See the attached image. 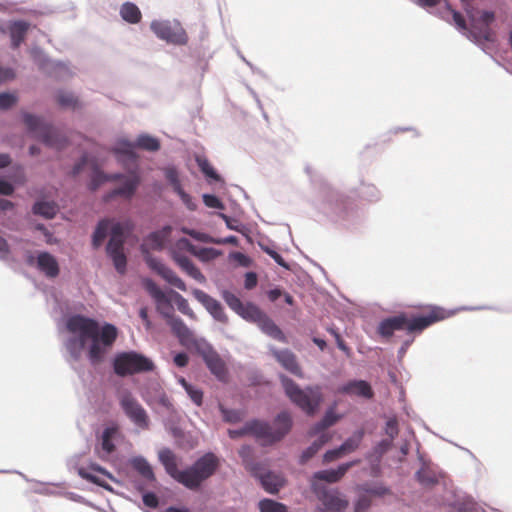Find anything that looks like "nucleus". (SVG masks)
Here are the masks:
<instances>
[{"label":"nucleus","mask_w":512,"mask_h":512,"mask_svg":"<svg viewBox=\"0 0 512 512\" xmlns=\"http://www.w3.org/2000/svg\"><path fill=\"white\" fill-rule=\"evenodd\" d=\"M184 390L187 393V395L189 396V398L191 399V401L196 406H198V407L202 406L203 398H204V393H203L202 389L191 384V385H185Z\"/></svg>","instance_id":"bf43d9fd"},{"label":"nucleus","mask_w":512,"mask_h":512,"mask_svg":"<svg viewBox=\"0 0 512 512\" xmlns=\"http://www.w3.org/2000/svg\"><path fill=\"white\" fill-rule=\"evenodd\" d=\"M36 267L48 278H55L60 272L56 257L48 251H41L38 253L36 257Z\"/></svg>","instance_id":"b1692460"},{"label":"nucleus","mask_w":512,"mask_h":512,"mask_svg":"<svg viewBox=\"0 0 512 512\" xmlns=\"http://www.w3.org/2000/svg\"><path fill=\"white\" fill-rule=\"evenodd\" d=\"M258 245L261 248V250L263 252H265L267 255H269L279 266H281L285 270L291 269L290 264L287 261H285V259L281 256V254H279L275 250L273 244L268 245V244L259 242Z\"/></svg>","instance_id":"3c124183"},{"label":"nucleus","mask_w":512,"mask_h":512,"mask_svg":"<svg viewBox=\"0 0 512 512\" xmlns=\"http://www.w3.org/2000/svg\"><path fill=\"white\" fill-rule=\"evenodd\" d=\"M172 232L171 225H164L161 229L151 231L145 237V243L140 245V251L144 256L147 266L161 276L167 283L176 287L177 289L185 292L187 291L186 283L169 267L164 265L156 257L152 256L149 251V246L153 250L161 251L164 248L165 241L168 239Z\"/></svg>","instance_id":"0eeeda50"},{"label":"nucleus","mask_w":512,"mask_h":512,"mask_svg":"<svg viewBox=\"0 0 512 512\" xmlns=\"http://www.w3.org/2000/svg\"><path fill=\"white\" fill-rule=\"evenodd\" d=\"M107 256L111 259L115 270L120 274L124 275L127 271L128 259L124 252V249L119 248H105Z\"/></svg>","instance_id":"c9c22d12"},{"label":"nucleus","mask_w":512,"mask_h":512,"mask_svg":"<svg viewBox=\"0 0 512 512\" xmlns=\"http://www.w3.org/2000/svg\"><path fill=\"white\" fill-rule=\"evenodd\" d=\"M77 472H78V475L82 479H84V480H86V481H88L90 483H93L95 485H98V486H100V487H102V488H104L106 490H109V491L111 490V487H110V485L108 483L100 480L99 477H97L96 475L88 472L84 467H79Z\"/></svg>","instance_id":"13d9d810"},{"label":"nucleus","mask_w":512,"mask_h":512,"mask_svg":"<svg viewBox=\"0 0 512 512\" xmlns=\"http://www.w3.org/2000/svg\"><path fill=\"white\" fill-rule=\"evenodd\" d=\"M359 460L341 463L337 468L318 470L313 473L311 483H336L342 479L347 471L357 465Z\"/></svg>","instance_id":"aec40b11"},{"label":"nucleus","mask_w":512,"mask_h":512,"mask_svg":"<svg viewBox=\"0 0 512 512\" xmlns=\"http://www.w3.org/2000/svg\"><path fill=\"white\" fill-rule=\"evenodd\" d=\"M150 28L152 32L161 40L174 45H185L188 41V36L185 30L177 24L176 29H173L170 21L168 20H153Z\"/></svg>","instance_id":"2eb2a0df"},{"label":"nucleus","mask_w":512,"mask_h":512,"mask_svg":"<svg viewBox=\"0 0 512 512\" xmlns=\"http://www.w3.org/2000/svg\"><path fill=\"white\" fill-rule=\"evenodd\" d=\"M175 263L191 278L196 280L199 283H204L206 281L205 276L199 270V268L193 263V261L185 255L174 253L172 255Z\"/></svg>","instance_id":"cd10ccee"},{"label":"nucleus","mask_w":512,"mask_h":512,"mask_svg":"<svg viewBox=\"0 0 512 512\" xmlns=\"http://www.w3.org/2000/svg\"><path fill=\"white\" fill-rule=\"evenodd\" d=\"M122 19L130 24H136L141 20V12L138 6L132 2H125L120 8Z\"/></svg>","instance_id":"a19ab883"},{"label":"nucleus","mask_w":512,"mask_h":512,"mask_svg":"<svg viewBox=\"0 0 512 512\" xmlns=\"http://www.w3.org/2000/svg\"><path fill=\"white\" fill-rule=\"evenodd\" d=\"M443 504L449 512H480L472 496L458 488H447L443 495Z\"/></svg>","instance_id":"4468645a"},{"label":"nucleus","mask_w":512,"mask_h":512,"mask_svg":"<svg viewBox=\"0 0 512 512\" xmlns=\"http://www.w3.org/2000/svg\"><path fill=\"white\" fill-rule=\"evenodd\" d=\"M107 173H105L100 166L93 161L91 164L90 180L87 188L90 192H96L104 183L107 182Z\"/></svg>","instance_id":"e433bc0d"},{"label":"nucleus","mask_w":512,"mask_h":512,"mask_svg":"<svg viewBox=\"0 0 512 512\" xmlns=\"http://www.w3.org/2000/svg\"><path fill=\"white\" fill-rule=\"evenodd\" d=\"M365 436V430L360 428L355 430L351 436L346 438L340 445V449L342 450L343 454H349L354 452L358 449L360 446L363 438Z\"/></svg>","instance_id":"4c0bfd02"},{"label":"nucleus","mask_w":512,"mask_h":512,"mask_svg":"<svg viewBox=\"0 0 512 512\" xmlns=\"http://www.w3.org/2000/svg\"><path fill=\"white\" fill-rule=\"evenodd\" d=\"M113 219L104 218L97 222L91 237V245L93 249L101 247L105 238L110 235V229Z\"/></svg>","instance_id":"c756f323"},{"label":"nucleus","mask_w":512,"mask_h":512,"mask_svg":"<svg viewBox=\"0 0 512 512\" xmlns=\"http://www.w3.org/2000/svg\"><path fill=\"white\" fill-rule=\"evenodd\" d=\"M384 433L389 437L388 439H391L392 441L398 436L399 426H398V420L395 416L390 417L386 421Z\"/></svg>","instance_id":"e2e57ef3"},{"label":"nucleus","mask_w":512,"mask_h":512,"mask_svg":"<svg viewBox=\"0 0 512 512\" xmlns=\"http://www.w3.org/2000/svg\"><path fill=\"white\" fill-rule=\"evenodd\" d=\"M141 184V177L136 170H131L128 177L125 178L119 186H117L120 197L131 200Z\"/></svg>","instance_id":"a878e982"},{"label":"nucleus","mask_w":512,"mask_h":512,"mask_svg":"<svg viewBox=\"0 0 512 512\" xmlns=\"http://www.w3.org/2000/svg\"><path fill=\"white\" fill-rule=\"evenodd\" d=\"M340 418H341V416L335 412V407L334 406L329 407L325 411L323 417L313 425L309 434L310 435L320 434L322 431L335 425L340 420Z\"/></svg>","instance_id":"7c9ffc66"},{"label":"nucleus","mask_w":512,"mask_h":512,"mask_svg":"<svg viewBox=\"0 0 512 512\" xmlns=\"http://www.w3.org/2000/svg\"><path fill=\"white\" fill-rule=\"evenodd\" d=\"M219 411L222 415L223 421L226 423L236 424L242 420V413L238 409L227 408L220 404Z\"/></svg>","instance_id":"6e6d98bb"},{"label":"nucleus","mask_w":512,"mask_h":512,"mask_svg":"<svg viewBox=\"0 0 512 512\" xmlns=\"http://www.w3.org/2000/svg\"><path fill=\"white\" fill-rule=\"evenodd\" d=\"M170 295L174 299L177 309L184 315L195 318L193 310L190 308L188 301L178 292L170 290Z\"/></svg>","instance_id":"603ef678"},{"label":"nucleus","mask_w":512,"mask_h":512,"mask_svg":"<svg viewBox=\"0 0 512 512\" xmlns=\"http://www.w3.org/2000/svg\"><path fill=\"white\" fill-rule=\"evenodd\" d=\"M136 148L149 151V152H156L160 149V141L158 138L151 136L149 134L143 133L140 134L136 141Z\"/></svg>","instance_id":"37998d69"},{"label":"nucleus","mask_w":512,"mask_h":512,"mask_svg":"<svg viewBox=\"0 0 512 512\" xmlns=\"http://www.w3.org/2000/svg\"><path fill=\"white\" fill-rule=\"evenodd\" d=\"M311 489L321 503L317 507L318 512H343L349 505L339 490L328 488L323 483H311Z\"/></svg>","instance_id":"f8f14e48"},{"label":"nucleus","mask_w":512,"mask_h":512,"mask_svg":"<svg viewBox=\"0 0 512 512\" xmlns=\"http://www.w3.org/2000/svg\"><path fill=\"white\" fill-rule=\"evenodd\" d=\"M202 200H203V203L205 204V206H207L209 208H214V209H219V210L224 209L223 202L220 200L219 197H217L214 194L204 193L202 195Z\"/></svg>","instance_id":"338daca9"},{"label":"nucleus","mask_w":512,"mask_h":512,"mask_svg":"<svg viewBox=\"0 0 512 512\" xmlns=\"http://www.w3.org/2000/svg\"><path fill=\"white\" fill-rule=\"evenodd\" d=\"M329 441L326 434H320L307 448H305L299 456L298 463L305 465L311 458H313L319 450Z\"/></svg>","instance_id":"72a5a7b5"},{"label":"nucleus","mask_w":512,"mask_h":512,"mask_svg":"<svg viewBox=\"0 0 512 512\" xmlns=\"http://www.w3.org/2000/svg\"><path fill=\"white\" fill-rule=\"evenodd\" d=\"M293 424L291 413L282 410L275 415L272 425L266 420L252 418L240 428L228 429V436L237 439L250 435L257 440H263L264 445L272 446L281 442L291 432Z\"/></svg>","instance_id":"20e7f679"},{"label":"nucleus","mask_w":512,"mask_h":512,"mask_svg":"<svg viewBox=\"0 0 512 512\" xmlns=\"http://www.w3.org/2000/svg\"><path fill=\"white\" fill-rule=\"evenodd\" d=\"M338 391L346 395H357L365 399H372L374 391L371 384L363 379H353L339 387Z\"/></svg>","instance_id":"5701e85b"},{"label":"nucleus","mask_w":512,"mask_h":512,"mask_svg":"<svg viewBox=\"0 0 512 512\" xmlns=\"http://www.w3.org/2000/svg\"><path fill=\"white\" fill-rule=\"evenodd\" d=\"M31 54L34 61L39 65L41 69L48 70L50 68L52 60L46 56L41 48H33Z\"/></svg>","instance_id":"680f3d73"},{"label":"nucleus","mask_w":512,"mask_h":512,"mask_svg":"<svg viewBox=\"0 0 512 512\" xmlns=\"http://www.w3.org/2000/svg\"><path fill=\"white\" fill-rule=\"evenodd\" d=\"M114 373L120 377L153 371V361L144 354L130 350L117 353L112 361Z\"/></svg>","instance_id":"9d476101"},{"label":"nucleus","mask_w":512,"mask_h":512,"mask_svg":"<svg viewBox=\"0 0 512 512\" xmlns=\"http://www.w3.org/2000/svg\"><path fill=\"white\" fill-rule=\"evenodd\" d=\"M32 212L35 215L42 216L46 219H52L55 217L57 207L54 202L46 200H37L32 206Z\"/></svg>","instance_id":"58836bf2"},{"label":"nucleus","mask_w":512,"mask_h":512,"mask_svg":"<svg viewBox=\"0 0 512 512\" xmlns=\"http://www.w3.org/2000/svg\"><path fill=\"white\" fill-rule=\"evenodd\" d=\"M192 294L194 298L204 306L214 320L224 324L228 322L224 308L218 300L198 288H194Z\"/></svg>","instance_id":"6ab92c4d"},{"label":"nucleus","mask_w":512,"mask_h":512,"mask_svg":"<svg viewBox=\"0 0 512 512\" xmlns=\"http://www.w3.org/2000/svg\"><path fill=\"white\" fill-rule=\"evenodd\" d=\"M180 231L183 234L190 236L195 241L202 242V243H213V244L215 243V238L205 232H201V231H198V230L186 227V226H182L180 228Z\"/></svg>","instance_id":"5fc2aeb1"},{"label":"nucleus","mask_w":512,"mask_h":512,"mask_svg":"<svg viewBox=\"0 0 512 512\" xmlns=\"http://www.w3.org/2000/svg\"><path fill=\"white\" fill-rule=\"evenodd\" d=\"M89 163V156L87 153H83L80 158L74 163L71 171L70 176L77 177L86 167V165Z\"/></svg>","instance_id":"774afa93"},{"label":"nucleus","mask_w":512,"mask_h":512,"mask_svg":"<svg viewBox=\"0 0 512 512\" xmlns=\"http://www.w3.org/2000/svg\"><path fill=\"white\" fill-rule=\"evenodd\" d=\"M260 512H288L285 504L270 498H263L258 503Z\"/></svg>","instance_id":"de8ad7c7"},{"label":"nucleus","mask_w":512,"mask_h":512,"mask_svg":"<svg viewBox=\"0 0 512 512\" xmlns=\"http://www.w3.org/2000/svg\"><path fill=\"white\" fill-rule=\"evenodd\" d=\"M195 161L208 183L222 182L223 179L205 156L196 155Z\"/></svg>","instance_id":"473e14b6"},{"label":"nucleus","mask_w":512,"mask_h":512,"mask_svg":"<svg viewBox=\"0 0 512 512\" xmlns=\"http://www.w3.org/2000/svg\"><path fill=\"white\" fill-rule=\"evenodd\" d=\"M239 456L242 460V464L244 468L251 474L253 471H256L258 467L262 465L261 462L256 461L253 457V450L250 445H243L239 449Z\"/></svg>","instance_id":"ea45409f"},{"label":"nucleus","mask_w":512,"mask_h":512,"mask_svg":"<svg viewBox=\"0 0 512 512\" xmlns=\"http://www.w3.org/2000/svg\"><path fill=\"white\" fill-rule=\"evenodd\" d=\"M454 312L446 313L443 308L438 306H431L428 314L409 316L401 312L381 320L377 327V333L384 338L393 336L395 331H406L407 334L421 333L432 324L453 315Z\"/></svg>","instance_id":"39448f33"},{"label":"nucleus","mask_w":512,"mask_h":512,"mask_svg":"<svg viewBox=\"0 0 512 512\" xmlns=\"http://www.w3.org/2000/svg\"><path fill=\"white\" fill-rule=\"evenodd\" d=\"M417 453L420 467L414 474L416 481L424 488H431L437 485L444 476V472L431 460L425 459L419 450Z\"/></svg>","instance_id":"f3484780"},{"label":"nucleus","mask_w":512,"mask_h":512,"mask_svg":"<svg viewBox=\"0 0 512 512\" xmlns=\"http://www.w3.org/2000/svg\"><path fill=\"white\" fill-rule=\"evenodd\" d=\"M221 297L227 306L239 317L249 323L256 324L267 336L279 342H286V336L280 327L255 303L248 301L243 303L238 296L224 289Z\"/></svg>","instance_id":"423d86ee"},{"label":"nucleus","mask_w":512,"mask_h":512,"mask_svg":"<svg viewBox=\"0 0 512 512\" xmlns=\"http://www.w3.org/2000/svg\"><path fill=\"white\" fill-rule=\"evenodd\" d=\"M142 284L149 295L155 300L157 311L166 319L167 323L171 321L172 318H175L171 298L157 283L153 279L146 277L142 279Z\"/></svg>","instance_id":"dca6fc26"},{"label":"nucleus","mask_w":512,"mask_h":512,"mask_svg":"<svg viewBox=\"0 0 512 512\" xmlns=\"http://www.w3.org/2000/svg\"><path fill=\"white\" fill-rule=\"evenodd\" d=\"M129 464L146 482H156L157 479L153 467L144 456L137 455L131 457Z\"/></svg>","instance_id":"bb28decb"},{"label":"nucleus","mask_w":512,"mask_h":512,"mask_svg":"<svg viewBox=\"0 0 512 512\" xmlns=\"http://www.w3.org/2000/svg\"><path fill=\"white\" fill-rule=\"evenodd\" d=\"M193 346L197 354L201 356L210 373L218 380L224 381L228 374L227 366L212 344L206 339L200 338L193 340Z\"/></svg>","instance_id":"9b49d317"},{"label":"nucleus","mask_w":512,"mask_h":512,"mask_svg":"<svg viewBox=\"0 0 512 512\" xmlns=\"http://www.w3.org/2000/svg\"><path fill=\"white\" fill-rule=\"evenodd\" d=\"M281 386L286 397L306 415L314 416L322 402L323 392L320 385H307L300 387L292 378L280 373L278 375Z\"/></svg>","instance_id":"6e6552de"},{"label":"nucleus","mask_w":512,"mask_h":512,"mask_svg":"<svg viewBox=\"0 0 512 512\" xmlns=\"http://www.w3.org/2000/svg\"><path fill=\"white\" fill-rule=\"evenodd\" d=\"M66 329L72 333L65 341L68 361H79L84 348L90 342L87 358L94 366L104 361L118 336V329L114 324L105 322L100 325L97 320L81 314L70 316L66 320Z\"/></svg>","instance_id":"f257e3e1"},{"label":"nucleus","mask_w":512,"mask_h":512,"mask_svg":"<svg viewBox=\"0 0 512 512\" xmlns=\"http://www.w3.org/2000/svg\"><path fill=\"white\" fill-rule=\"evenodd\" d=\"M119 405L124 415L139 430L150 428L151 421L147 411L130 392H125L120 396Z\"/></svg>","instance_id":"ddd939ff"},{"label":"nucleus","mask_w":512,"mask_h":512,"mask_svg":"<svg viewBox=\"0 0 512 512\" xmlns=\"http://www.w3.org/2000/svg\"><path fill=\"white\" fill-rule=\"evenodd\" d=\"M21 117L27 131L45 146L63 150L69 145L70 141L66 134L53 124L44 121L42 117L29 112H22Z\"/></svg>","instance_id":"1a4fd4ad"},{"label":"nucleus","mask_w":512,"mask_h":512,"mask_svg":"<svg viewBox=\"0 0 512 512\" xmlns=\"http://www.w3.org/2000/svg\"><path fill=\"white\" fill-rule=\"evenodd\" d=\"M158 460L169 477L190 491L200 490L220 467L218 456L211 451L204 453L184 469L178 468V458L170 448L161 449Z\"/></svg>","instance_id":"f03ea898"},{"label":"nucleus","mask_w":512,"mask_h":512,"mask_svg":"<svg viewBox=\"0 0 512 512\" xmlns=\"http://www.w3.org/2000/svg\"><path fill=\"white\" fill-rule=\"evenodd\" d=\"M135 149V142L125 138H120L116 141L112 151L115 155L122 157L131 163H134L138 160V155Z\"/></svg>","instance_id":"c85d7f7f"},{"label":"nucleus","mask_w":512,"mask_h":512,"mask_svg":"<svg viewBox=\"0 0 512 512\" xmlns=\"http://www.w3.org/2000/svg\"><path fill=\"white\" fill-rule=\"evenodd\" d=\"M218 216L225 222L226 227L229 230L236 231V232L240 233L241 235L245 236L247 239H249L250 230L245 224L239 222L238 220H236L222 212H219Z\"/></svg>","instance_id":"a18cd8bd"},{"label":"nucleus","mask_w":512,"mask_h":512,"mask_svg":"<svg viewBox=\"0 0 512 512\" xmlns=\"http://www.w3.org/2000/svg\"><path fill=\"white\" fill-rule=\"evenodd\" d=\"M115 433H116V428L109 427V426L105 427L102 432L101 447L107 454H111L116 449V446L112 440Z\"/></svg>","instance_id":"8fccbe9b"},{"label":"nucleus","mask_w":512,"mask_h":512,"mask_svg":"<svg viewBox=\"0 0 512 512\" xmlns=\"http://www.w3.org/2000/svg\"><path fill=\"white\" fill-rule=\"evenodd\" d=\"M250 475L258 480L261 487L269 494H277L284 486L283 479L273 473L271 470L265 469L263 464Z\"/></svg>","instance_id":"412c9836"},{"label":"nucleus","mask_w":512,"mask_h":512,"mask_svg":"<svg viewBox=\"0 0 512 512\" xmlns=\"http://www.w3.org/2000/svg\"><path fill=\"white\" fill-rule=\"evenodd\" d=\"M358 194L362 199L369 202H377L381 198V192L374 184L371 183L361 182Z\"/></svg>","instance_id":"c03bdc74"},{"label":"nucleus","mask_w":512,"mask_h":512,"mask_svg":"<svg viewBox=\"0 0 512 512\" xmlns=\"http://www.w3.org/2000/svg\"><path fill=\"white\" fill-rule=\"evenodd\" d=\"M372 505L371 499L361 492H357V497L353 502V512H367Z\"/></svg>","instance_id":"052dcab7"},{"label":"nucleus","mask_w":512,"mask_h":512,"mask_svg":"<svg viewBox=\"0 0 512 512\" xmlns=\"http://www.w3.org/2000/svg\"><path fill=\"white\" fill-rule=\"evenodd\" d=\"M47 71L60 80H65L72 76L69 66L62 61L52 60L51 66Z\"/></svg>","instance_id":"49530a36"},{"label":"nucleus","mask_w":512,"mask_h":512,"mask_svg":"<svg viewBox=\"0 0 512 512\" xmlns=\"http://www.w3.org/2000/svg\"><path fill=\"white\" fill-rule=\"evenodd\" d=\"M392 445L393 442L391 439H382L366 454V458L372 465L379 466L383 456L391 449Z\"/></svg>","instance_id":"2f4dec72"},{"label":"nucleus","mask_w":512,"mask_h":512,"mask_svg":"<svg viewBox=\"0 0 512 512\" xmlns=\"http://www.w3.org/2000/svg\"><path fill=\"white\" fill-rule=\"evenodd\" d=\"M30 24L25 20H13L8 23L7 29L11 39V48L17 49L24 41Z\"/></svg>","instance_id":"393cba45"},{"label":"nucleus","mask_w":512,"mask_h":512,"mask_svg":"<svg viewBox=\"0 0 512 512\" xmlns=\"http://www.w3.org/2000/svg\"><path fill=\"white\" fill-rule=\"evenodd\" d=\"M357 492H361L366 496L383 497L391 494V489L382 482L362 483L357 485Z\"/></svg>","instance_id":"f704fd0d"},{"label":"nucleus","mask_w":512,"mask_h":512,"mask_svg":"<svg viewBox=\"0 0 512 512\" xmlns=\"http://www.w3.org/2000/svg\"><path fill=\"white\" fill-rule=\"evenodd\" d=\"M167 324L170 326L172 332L176 335L181 343H184L192 335L190 329L178 316L172 318V320Z\"/></svg>","instance_id":"79ce46f5"},{"label":"nucleus","mask_w":512,"mask_h":512,"mask_svg":"<svg viewBox=\"0 0 512 512\" xmlns=\"http://www.w3.org/2000/svg\"><path fill=\"white\" fill-rule=\"evenodd\" d=\"M222 255V252L213 247L197 248L193 256L202 262H210Z\"/></svg>","instance_id":"864d4df0"},{"label":"nucleus","mask_w":512,"mask_h":512,"mask_svg":"<svg viewBox=\"0 0 512 512\" xmlns=\"http://www.w3.org/2000/svg\"><path fill=\"white\" fill-rule=\"evenodd\" d=\"M17 96L11 92L0 93V110H8L17 103Z\"/></svg>","instance_id":"0e129e2a"},{"label":"nucleus","mask_w":512,"mask_h":512,"mask_svg":"<svg viewBox=\"0 0 512 512\" xmlns=\"http://www.w3.org/2000/svg\"><path fill=\"white\" fill-rule=\"evenodd\" d=\"M134 224L130 219L122 221L113 220L110 229V238L105 248L124 249V245L134 230Z\"/></svg>","instance_id":"a211bd4d"},{"label":"nucleus","mask_w":512,"mask_h":512,"mask_svg":"<svg viewBox=\"0 0 512 512\" xmlns=\"http://www.w3.org/2000/svg\"><path fill=\"white\" fill-rule=\"evenodd\" d=\"M57 101L62 107H76L78 99L69 92H60L57 96Z\"/></svg>","instance_id":"69168bd1"},{"label":"nucleus","mask_w":512,"mask_h":512,"mask_svg":"<svg viewBox=\"0 0 512 512\" xmlns=\"http://www.w3.org/2000/svg\"><path fill=\"white\" fill-rule=\"evenodd\" d=\"M315 207L329 222L345 230L358 229L364 220L355 203L328 183L321 185Z\"/></svg>","instance_id":"7ed1b4c3"},{"label":"nucleus","mask_w":512,"mask_h":512,"mask_svg":"<svg viewBox=\"0 0 512 512\" xmlns=\"http://www.w3.org/2000/svg\"><path fill=\"white\" fill-rule=\"evenodd\" d=\"M246 378L251 387H258L268 383L262 371L255 366L246 369Z\"/></svg>","instance_id":"09e8293b"},{"label":"nucleus","mask_w":512,"mask_h":512,"mask_svg":"<svg viewBox=\"0 0 512 512\" xmlns=\"http://www.w3.org/2000/svg\"><path fill=\"white\" fill-rule=\"evenodd\" d=\"M164 176L168 183L171 185L174 192H177L182 188L178 170L175 166H167L163 170Z\"/></svg>","instance_id":"4d7b16f0"},{"label":"nucleus","mask_w":512,"mask_h":512,"mask_svg":"<svg viewBox=\"0 0 512 512\" xmlns=\"http://www.w3.org/2000/svg\"><path fill=\"white\" fill-rule=\"evenodd\" d=\"M272 354L286 371L297 377H303L297 357L290 349H273Z\"/></svg>","instance_id":"4be33fe9"}]
</instances>
